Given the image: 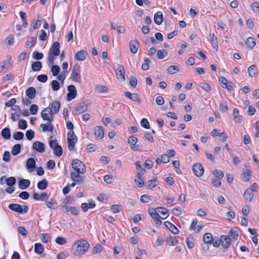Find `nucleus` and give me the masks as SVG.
I'll return each instance as SVG.
<instances>
[{
	"label": "nucleus",
	"mask_w": 259,
	"mask_h": 259,
	"mask_svg": "<svg viewBox=\"0 0 259 259\" xmlns=\"http://www.w3.org/2000/svg\"><path fill=\"white\" fill-rule=\"evenodd\" d=\"M141 125L146 129L150 128V124L148 120L146 118H143L140 122Z\"/></svg>",
	"instance_id": "obj_56"
},
{
	"label": "nucleus",
	"mask_w": 259,
	"mask_h": 259,
	"mask_svg": "<svg viewBox=\"0 0 259 259\" xmlns=\"http://www.w3.org/2000/svg\"><path fill=\"white\" fill-rule=\"evenodd\" d=\"M35 161L32 158H29L26 162V167L28 169V171L31 172L32 171V169H31L35 166Z\"/></svg>",
	"instance_id": "obj_32"
},
{
	"label": "nucleus",
	"mask_w": 259,
	"mask_h": 259,
	"mask_svg": "<svg viewBox=\"0 0 259 259\" xmlns=\"http://www.w3.org/2000/svg\"><path fill=\"white\" fill-rule=\"evenodd\" d=\"M51 87L54 91H58L60 88V83L58 81L53 80L51 82Z\"/></svg>",
	"instance_id": "obj_49"
},
{
	"label": "nucleus",
	"mask_w": 259,
	"mask_h": 259,
	"mask_svg": "<svg viewBox=\"0 0 259 259\" xmlns=\"http://www.w3.org/2000/svg\"><path fill=\"white\" fill-rule=\"evenodd\" d=\"M96 90L100 93H107L108 91L107 87L103 85L98 84L96 87Z\"/></svg>",
	"instance_id": "obj_47"
},
{
	"label": "nucleus",
	"mask_w": 259,
	"mask_h": 259,
	"mask_svg": "<svg viewBox=\"0 0 259 259\" xmlns=\"http://www.w3.org/2000/svg\"><path fill=\"white\" fill-rule=\"evenodd\" d=\"M16 182V179L13 177H9L6 180V184L9 186H12L13 185H15Z\"/></svg>",
	"instance_id": "obj_54"
},
{
	"label": "nucleus",
	"mask_w": 259,
	"mask_h": 259,
	"mask_svg": "<svg viewBox=\"0 0 259 259\" xmlns=\"http://www.w3.org/2000/svg\"><path fill=\"white\" fill-rule=\"evenodd\" d=\"M60 70V68L58 65H53L51 68V71L54 76L57 75Z\"/></svg>",
	"instance_id": "obj_52"
},
{
	"label": "nucleus",
	"mask_w": 259,
	"mask_h": 259,
	"mask_svg": "<svg viewBox=\"0 0 259 259\" xmlns=\"http://www.w3.org/2000/svg\"><path fill=\"white\" fill-rule=\"evenodd\" d=\"M157 182L156 179L149 180L147 182L146 186L149 189H152L157 185Z\"/></svg>",
	"instance_id": "obj_48"
},
{
	"label": "nucleus",
	"mask_w": 259,
	"mask_h": 259,
	"mask_svg": "<svg viewBox=\"0 0 259 259\" xmlns=\"http://www.w3.org/2000/svg\"><path fill=\"white\" fill-rule=\"evenodd\" d=\"M46 205L48 208L51 209H56L58 206V202L56 200L51 199L46 201Z\"/></svg>",
	"instance_id": "obj_27"
},
{
	"label": "nucleus",
	"mask_w": 259,
	"mask_h": 259,
	"mask_svg": "<svg viewBox=\"0 0 259 259\" xmlns=\"http://www.w3.org/2000/svg\"><path fill=\"white\" fill-rule=\"evenodd\" d=\"M220 81L223 84L222 87L224 88L227 89L228 91H232L233 90V87L232 85V83L231 82H228V80L224 77H221L220 78Z\"/></svg>",
	"instance_id": "obj_22"
},
{
	"label": "nucleus",
	"mask_w": 259,
	"mask_h": 259,
	"mask_svg": "<svg viewBox=\"0 0 259 259\" xmlns=\"http://www.w3.org/2000/svg\"><path fill=\"white\" fill-rule=\"evenodd\" d=\"M70 78L73 81L78 83L81 82L80 68L78 65H75L73 66L70 74Z\"/></svg>",
	"instance_id": "obj_3"
},
{
	"label": "nucleus",
	"mask_w": 259,
	"mask_h": 259,
	"mask_svg": "<svg viewBox=\"0 0 259 259\" xmlns=\"http://www.w3.org/2000/svg\"><path fill=\"white\" fill-rule=\"evenodd\" d=\"M154 22L157 24L160 25L163 21V14L161 12H157L154 16Z\"/></svg>",
	"instance_id": "obj_28"
},
{
	"label": "nucleus",
	"mask_w": 259,
	"mask_h": 259,
	"mask_svg": "<svg viewBox=\"0 0 259 259\" xmlns=\"http://www.w3.org/2000/svg\"><path fill=\"white\" fill-rule=\"evenodd\" d=\"M117 75L118 78L121 79L122 80H125V71L123 66L120 64L117 65Z\"/></svg>",
	"instance_id": "obj_23"
},
{
	"label": "nucleus",
	"mask_w": 259,
	"mask_h": 259,
	"mask_svg": "<svg viewBox=\"0 0 259 259\" xmlns=\"http://www.w3.org/2000/svg\"><path fill=\"white\" fill-rule=\"evenodd\" d=\"M53 114V113H51L50 107L44 108L41 112V116L42 119L48 121H52L53 120V117L52 116Z\"/></svg>",
	"instance_id": "obj_7"
},
{
	"label": "nucleus",
	"mask_w": 259,
	"mask_h": 259,
	"mask_svg": "<svg viewBox=\"0 0 259 259\" xmlns=\"http://www.w3.org/2000/svg\"><path fill=\"white\" fill-rule=\"evenodd\" d=\"M61 210L65 213L71 212L74 215H77L78 214L79 210L78 209L74 206H68L67 205H63L61 207Z\"/></svg>",
	"instance_id": "obj_10"
},
{
	"label": "nucleus",
	"mask_w": 259,
	"mask_h": 259,
	"mask_svg": "<svg viewBox=\"0 0 259 259\" xmlns=\"http://www.w3.org/2000/svg\"><path fill=\"white\" fill-rule=\"evenodd\" d=\"M228 236L230 237V240L231 241H236L238 237V233L235 230L231 229L228 233Z\"/></svg>",
	"instance_id": "obj_33"
},
{
	"label": "nucleus",
	"mask_w": 259,
	"mask_h": 259,
	"mask_svg": "<svg viewBox=\"0 0 259 259\" xmlns=\"http://www.w3.org/2000/svg\"><path fill=\"white\" fill-rule=\"evenodd\" d=\"M131 52L135 54L137 53L139 46V42L137 39L131 40L129 42Z\"/></svg>",
	"instance_id": "obj_11"
},
{
	"label": "nucleus",
	"mask_w": 259,
	"mask_h": 259,
	"mask_svg": "<svg viewBox=\"0 0 259 259\" xmlns=\"http://www.w3.org/2000/svg\"><path fill=\"white\" fill-rule=\"evenodd\" d=\"M157 213L161 215L160 218L163 220L167 218L169 214L168 210L164 207H157Z\"/></svg>",
	"instance_id": "obj_19"
},
{
	"label": "nucleus",
	"mask_w": 259,
	"mask_h": 259,
	"mask_svg": "<svg viewBox=\"0 0 259 259\" xmlns=\"http://www.w3.org/2000/svg\"><path fill=\"white\" fill-rule=\"evenodd\" d=\"M248 72L249 75L251 77H254L256 76L257 70L256 67L254 65H251L248 68Z\"/></svg>",
	"instance_id": "obj_36"
},
{
	"label": "nucleus",
	"mask_w": 259,
	"mask_h": 259,
	"mask_svg": "<svg viewBox=\"0 0 259 259\" xmlns=\"http://www.w3.org/2000/svg\"><path fill=\"white\" fill-rule=\"evenodd\" d=\"M60 108V102L59 101H55L53 102L51 104V108H50V110H51V113L56 114L59 112Z\"/></svg>",
	"instance_id": "obj_17"
},
{
	"label": "nucleus",
	"mask_w": 259,
	"mask_h": 259,
	"mask_svg": "<svg viewBox=\"0 0 259 259\" xmlns=\"http://www.w3.org/2000/svg\"><path fill=\"white\" fill-rule=\"evenodd\" d=\"M233 115L234 120L236 122H241L242 120V116L239 115V110L237 108H235L233 110Z\"/></svg>",
	"instance_id": "obj_37"
},
{
	"label": "nucleus",
	"mask_w": 259,
	"mask_h": 259,
	"mask_svg": "<svg viewBox=\"0 0 259 259\" xmlns=\"http://www.w3.org/2000/svg\"><path fill=\"white\" fill-rule=\"evenodd\" d=\"M8 207L11 210L16 212L20 214H23L26 213L29 209L27 205H21L17 203H11L8 206Z\"/></svg>",
	"instance_id": "obj_4"
},
{
	"label": "nucleus",
	"mask_w": 259,
	"mask_h": 259,
	"mask_svg": "<svg viewBox=\"0 0 259 259\" xmlns=\"http://www.w3.org/2000/svg\"><path fill=\"white\" fill-rule=\"evenodd\" d=\"M30 182L29 180L21 179L18 182L19 188L21 189H26L30 186Z\"/></svg>",
	"instance_id": "obj_25"
},
{
	"label": "nucleus",
	"mask_w": 259,
	"mask_h": 259,
	"mask_svg": "<svg viewBox=\"0 0 259 259\" xmlns=\"http://www.w3.org/2000/svg\"><path fill=\"white\" fill-rule=\"evenodd\" d=\"M40 239L44 243H48L50 239V236L48 233H42L40 235Z\"/></svg>",
	"instance_id": "obj_51"
},
{
	"label": "nucleus",
	"mask_w": 259,
	"mask_h": 259,
	"mask_svg": "<svg viewBox=\"0 0 259 259\" xmlns=\"http://www.w3.org/2000/svg\"><path fill=\"white\" fill-rule=\"evenodd\" d=\"M56 242L59 245H63L67 242V239L63 237H58L55 239Z\"/></svg>",
	"instance_id": "obj_53"
},
{
	"label": "nucleus",
	"mask_w": 259,
	"mask_h": 259,
	"mask_svg": "<svg viewBox=\"0 0 259 259\" xmlns=\"http://www.w3.org/2000/svg\"><path fill=\"white\" fill-rule=\"evenodd\" d=\"M90 247L89 243L84 240H80L75 242L72 247V253L77 256L84 254Z\"/></svg>",
	"instance_id": "obj_1"
},
{
	"label": "nucleus",
	"mask_w": 259,
	"mask_h": 259,
	"mask_svg": "<svg viewBox=\"0 0 259 259\" xmlns=\"http://www.w3.org/2000/svg\"><path fill=\"white\" fill-rule=\"evenodd\" d=\"M44 251V247L41 243H37L34 245V252L38 254L42 253Z\"/></svg>",
	"instance_id": "obj_35"
},
{
	"label": "nucleus",
	"mask_w": 259,
	"mask_h": 259,
	"mask_svg": "<svg viewBox=\"0 0 259 259\" xmlns=\"http://www.w3.org/2000/svg\"><path fill=\"white\" fill-rule=\"evenodd\" d=\"M178 70L179 69L178 66L175 65L170 66L167 68V71L168 73L171 74L176 73L177 71H178Z\"/></svg>",
	"instance_id": "obj_62"
},
{
	"label": "nucleus",
	"mask_w": 259,
	"mask_h": 259,
	"mask_svg": "<svg viewBox=\"0 0 259 259\" xmlns=\"http://www.w3.org/2000/svg\"><path fill=\"white\" fill-rule=\"evenodd\" d=\"M209 36L210 37V42L213 49H214L216 51H218L219 48L218 38L214 33L210 34Z\"/></svg>",
	"instance_id": "obj_24"
},
{
	"label": "nucleus",
	"mask_w": 259,
	"mask_h": 259,
	"mask_svg": "<svg viewBox=\"0 0 259 259\" xmlns=\"http://www.w3.org/2000/svg\"><path fill=\"white\" fill-rule=\"evenodd\" d=\"M41 17L38 16L37 18V20L36 21H33L32 23L31 24V27H30L29 29L30 31H33L34 30L36 29L40 25V21H41Z\"/></svg>",
	"instance_id": "obj_34"
},
{
	"label": "nucleus",
	"mask_w": 259,
	"mask_h": 259,
	"mask_svg": "<svg viewBox=\"0 0 259 259\" xmlns=\"http://www.w3.org/2000/svg\"><path fill=\"white\" fill-rule=\"evenodd\" d=\"M231 240L230 237L227 235H222L221 236V242L222 247L225 249H227L230 247Z\"/></svg>",
	"instance_id": "obj_14"
},
{
	"label": "nucleus",
	"mask_w": 259,
	"mask_h": 259,
	"mask_svg": "<svg viewBox=\"0 0 259 259\" xmlns=\"http://www.w3.org/2000/svg\"><path fill=\"white\" fill-rule=\"evenodd\" d=\"M135 183L136 184V186L139 187L141 188L143 187L144 185V181L142 179V174L141 172H139L136 176V179H135Z\"/></svg>",
	"instance_id": "obj_31"
},
{
	"label": "nucleus",
	"mask_w": 259,
	"mask_h": 259,
	"mask_svg": "<svg viewBox=\"0 0 259 259\" xmlns=\"http://www.w3.org/2000/svg\"><path fill=\"white\" fill-rule=\"evenodd\" d=\"M166 55L167 53L166 51L164 50H158L157 52V56L159 59H163Z\"/></svg>",
	"instance_id": "obj_59"
},
{
	"label": "nucleus",
	"mask_w": 259,
	"mask_h": 259,
	"mask_svg": "<svg viewBox=\"0 0 259 259\" xmlns=\"http://www.w3.org/2000/svg\"><path fill=\"white\" fill-rule=\"evenodd\" d=\"M84 173L72 172L70 174L71 180L75 182H81L83 181L84 177L81 175Z\"/></svg>",
	"instance_id": "obj_13"
},
{
	"label": "nucleus",
	"mask_w": 259,
	"mask_h": 259,
	"mask_svg": "<svg viewBox=\"0 0 259 259\" xmlns=\"http://www.w3.org/2000/svg\"><path fill=\"white\" fill-rule=\"evenodd\" d=\"M77 138L75 135L74 132L71 131L67 134V144L70 151L73 150L75 148V145L77 143Z\"/></svg>",
	"instance_id": "obj_5"
},
{
	"label": "nucleus",
	"mask_w": 259,
	"mask_h": 259,
	"mask_svg": "<svg viewBox=\"0 0 259 259\" xmlns=\"http://www.w3.org/2000/svg\"><path fill=\"white\" fill-rule=\"evenodd\" d=\"M52 121H49L46 124H41L40 126L44 132H52L53 131V125L51 123Z\"/></svg>",
	"instance_id": "obj_26"
},
{
	"label": "nucleus",
	"mask_w": 259,
	"mask_h": 259,
	"mask_svg": "<svg viewBox=\"0 0 259 259\" xmlns=\"http://www.w3.org/2000/svg\"><path fill=\"white\" fill-rule=\"evenodd\" d=\"M32 148L39 153H42L45 151V144L39 141L34 142Z\"/></svg>",
	"instance_id": "obj_15"
},
{
	"label": "nucleus",
	"mask_w": 259,
	"mask_h": 259,
	"mask_svg": "<svg viewBox=\"0 0 259 259\" xmlns=\"http://www.w3.org/2000/svg\"><path fill=\"white\" fill-rule=\"evenodd\" d=\"M67 89L68 93L67 94V100L69 101L75 98L77 96V91L73 85H69Z\"/></svg>",
	"instance_id": "obj_8"
},
{
	"label": "nucleus",
	"mask_w": 259,
	"mask_h": 259,
	"mask_svg": "<svg viewBox=\"0 0 259 259\" xmlns=\"http://www.w3.org/2000/svg\"><path fill=\"white\" fill-rule=\"evenodd\" d=\"M21 146L20 144H17L15 145L12 148V154L14 156L18 155L21 151Z\"/></svg>",
	"instance_id": "obj_41"
},
{
	"label": "nucleus",
	"mask_w": 259,
	"mask_h": 259,
	"mask_svg": "<svg viewBox=\"0 0 259 259\" xmlns=\"http://www.w3.org/2000/svg\"><path fill=\"white\" fill-rule=\"evenodd\" d=\"M81 208L84 212L87 211L89 208H93L95 207V204L92 202L89 204L87 203H83L81 205Z\"/></svg>",
	"instance_id": "obj_38"
},
{
	"label": "nucleus",
	"mask_w": 259,
	"mask_h": 259,
	"mask_svg": "<svg viewBox=\"0 0 259 259\" xmlns=\"http://www.w3.org/2000/svg\"><path fill=\"white\" fill-rule=\"evenodd\" d=\"M24 138V134L22 132H17L13 134V138L16 140H22Z\"/></svg>",
	"instance_id": "obj_57"
},
{
	"label": "nucleus",
	"mask_w": 259,
	"mask_h": 259,
	"mask_svg": "<svg viewBox=\"0 0 259 259\" xmlns=\"http://www.w3.org/2000/svg\"><path fill=\"white\" fill-rule=\"evenodd\" d=\"M2 136L6 139H9L11 138L10 130L8 127L4 128L2 131Z\"/></svg>",
	"instance_id": "obj_44"
},
{
	"label": "nucleus",
	"mask_w": 259,
	"mask_h": 259,
	"mask_svg": "<svg viewBox=\"0 0 259 259\" xmlns=\"http://www.w3.org/2000/svg\"><path fill=\"white\" fill-rule=\"evenodd\" d=\"M73 169L77 172L85 173V167L84 164L77 159H73L71 163Z\"/></svg>",
	"instance_id": "obj_6"
},
{
	"label": "nucleus",
	"mask_w": 259,
	"mask_h": 259,
	"mask_svg": "<svg viewBox=\"0 0 259 259\" xmlns=\"http://www.w3.org/2000/svg\"><path fill=\"white\" fill-rule=\"evenodd\" d=\"M164 225L165 227L169 229L174 234H177L179 233V231L178 228L169 222H165Z\"/></svg>",
	"instance_id": "obj_30"
},
{
	"label": "nucleus",
	"mask_w": 259,
	"mask_h": 259,
	"mask_svg": "<svg viewBox=\"0 0 259 259\" xmlns=\"http://www.w3.org/2000/svg\"><path fill=\"white\" fill-rule=\"evenodd\" d=\"M94 134L99 139H102L104 136L103 128L101 126H97L94 128Z\"/></svg>",
	"instance_id": "obj_21"
},
{
	"label": "nucleus",
	"mask_w": 259,
	"mask_h": 259,
	"mask_svg": "<svg viewBox=\"0 0 259 259\" xmlns=\"http://www.w3.org/2000/svg\"><path fill=\"white\" fill-rule=\"evenodd\" d=\"M212 239L213 238L212 235L209 233H205L203 237L204 242L210 244L212 243Z\"/></svg>",
	"instance_id": "obj_43"
},
{
	"label": "nucleus",
	"mask_w": 259,
	"mask_h": 259,
	"mask_svg": "<svg viewBox=\"0 0 259 259\" xmlns=\"http://www.w3.org/2000/svg\"><path fill=\"white\" fill-rule=\"evenodd\" d=\"M36 40V39L35 37H29L28 38L26 42V46L27 47H32L35 41Z\"/></svg>",
	"instance_id": "obj_55"
},
{
	"label": "nucleus",
	"mask_w": 259,
	"mask_h": 259,
	"mask_svg": "<svg viewBox=\"0 0 259 259\" xmlns=\"http://www.w3.org/2000/svg\"><path fill=\"white\" fill-rule=\"evenodd\" d=\"M48 182L46 179H43L37 183V187L39 189L43 190L48 187Z\"/></svg>",
	"instance_id": "obj_42"
},
{
	"label": "nucleus",
	"mask_w": 259,
	"mask_h": 259,
	"mask_svg": "<svg viewBox=\"0 0 259 259\" xmlns=\"http://www.w3.org/2000/svg\"><path fill=\"white\" fill-rule=\"evenodd\" d=\"M124 95L133 101L137 102L139 103L141 102V99L137 94H132L131 92L127 91L124 93Z\"/></svg>",
	"instance_id": "obj_16"
},
{
	"label": "nucleus",
	"mask_w": 259,
	"mask_h": 259,
	"mask_svg": "<svg viewBox=\"0 0 259 259\" xmlns=\"http://www.w3.org/2000/svg\"><path fill=\"white\" fill-rule=\"evenodd\" d=\"M88 55L86 51L81 50L76 52L75 55V59L79 61H82L84 60Z\"/></svg>",
	"instance_id": "obj_18"
},
{
	"label": "nucleus",
	"mask_w": 259,
	"mask_h": 259,
	"mask_svg": "<svg viewBox=\"0 0 259 259\" xmlns=\"http://www.w3.org/2000/svg\"><path fill=\"white\" fill-rule=\"evenodd\" d=\"M199 85L202 89L204 90L207 92H210L211 91V87L207 83L202 82L200 83Z\"/></svg>",
	"instance_id": "obj_61"
},
{
	"label": "nucleus",
	"mask_w": 259,
	"mask_h": 259,
	"mask_svg": "<svg viewBox=\"0 0 259 259\" xmlns=\"http://www.w3.org/2000/svg\"><path fill=\"white\" fill-rule=\"evenodd\" d=\"M186 244L187 247L191 249L194 247V239L191 237H189L186 239Z\"/></svg>",
	"instance_id": "obj_50"
},
{
	"label": "nucleus",
	"mask_w": 259,
	"mask_h": 259,
	"mask_svg": "<svg viewBox=\"0 0 259 259\" xmlns=\"http://www.w3.org/2000/svg\"><path fill=\"white\" fill-rule=\"evenodd\" d=\"M88 105L84 102H82L78 105L75 109L76 114H79L86 111L88 109Z\"/></svg>",
	"instance_id": "obj_20"
},
{
	"label": "nucleus",
	"mask_w": 259,
	"mask_h": 259,
	"mask_svg": "<svg viewBox=\"0 0 259 259\" xmlns=\"http://www.w3.org/2000/svg\"><path fill=\"white\" fill-rule=\"evenodd\" d=\"M60 44L58 41H55L53 44L48 54V61L50 64H54L55 57L60 54Z\"/></svg>",
	"instance_id": "obj_2"
},
{
	"label": "nucleus",
	"mask_w": 259,
	"mask_h": 259,
	"mask_svg": "<svg viewBox=\"0 0 259 259\" xmlns=\"http://www.w3.org/2000/svg\"><path fill=\"white\" fill-rule=\"evenodd\" d=\"M26 94L30 99H33L36 96V90L33 87H29L26 91Z\"/></svg>",
	"instance_id": "obj_29"
},
{
	"label": "nucleus",
	"mask_w": 259,
	"mask_h": 259,
	"mask_svg": "<svg viewBox=\"0 0 259 259\" xmlns=\"http://www.w3.org/2000/svg\"><path fill=\"white\" fill-rule=\"evenodd\" d=\"M246 45L251 49H252L256 45V42L255 39L252 37H249L246 39Z\"/></svg>",
	"instance_id": "obj_40"
},
{
	"label": "nucleus",
	"mask_w": 259,
	"mask_h": 259,
	"mask_svg": "<svg viewBox=\"0 0 259 259\" xmlns=\"http://www.w3.org/2000/svg\"><path fill=\"white\" fill-rule=\"evenodd\" d=\"M193 171L197 177H201L204 172L203 166L200 163H196L193 165Z\"/></svg>",
	"instance_id": "obj_9"
},
{
	"label": "nucleus",
	"mask_w": 259,
	"mask_h": 259,
	"mask_svg": "<svg viewBox=\"0 0 259 259\" xmlns=\"http://www.w3.org/2000/svg\"><path fill=\"white\" fill-rule=\"evenodd\" d=\"M243 195L245 199L249 201H251L253 198V194L251 190L249 189L245 191Z\"/></svg>",
	"instance_id": "obj_39"
},
{
	"label": "nucleus",
	"mask_w": 259,
	"mask_h": 259,
	"mask_svg": "<svg viewBox=\"0 0 259 259\" xmlns=\"http://www.w3.org/2000/svg\"><path fill=\"white\" fill-rule=\"evenodd\" d=\"M42 67L41 63L39 61H36L32 63L31 68L33 71H38L41 69Z\"/></svg>",
	"instance_id": "obj_45"
},
{
	"label": "nucleus",
	"mask_w": 259,
	"mask_h": 259,
	"mask_svg": "<svg viewBox=\"0 0 259 259\" xmlns=\"http://www.w3.org/2000/svg\"><path fill=\"white\" fill-rule=\"evenodd\" d=\"M18 126L20 129H26L27 127V123L26 121L24 119H20L19 121Z\"/></svg>",
	"instance_id": "obj_60"
},
{
	"label": "nucleus",
	"mask_w": 259,
	"mask_h": 259,
	"mask_svg": "<svg viewBox=\"0 0 259 259\" xmlns=\"http://www.w3.org/2000/svg\"><path fill=\"white\" fill-rule=\"evenodd\" d=\"M251 171L247 169L246 172H244L242 174V179L245 181H249L251 177Z\"/></svg>",
	"instance_id": "obj_46"
},
{
	"label": "nucleus",
	"mask_w": 259,
	"mask_h": 259,
	"mask_svg": "<svg viewBox=\"0 0 259 259\" xmlns=\"http://www.w3.org/2000/svg\"><path fill=\"white\" fill-rule=\"evenodd\" d=\"M49 196V195L46 192H42L40 194L34 192L33 194V199L37 201H46L48 199Z\"/></svg>",
	"instance_id": "obj_12"
},
{
	"label": "nucleus",
	"mask_w": 259,
	"mask_h": 259,
	"mask_svg": "<svg viewBox=\"0 0 259 259\" xmlns=\"http://www.w3.org/2000/svg\"><path fill=\"white\" fill-rule=\"evenodd\" d=\"M54 154L57 156H61L63 153V150L62 147L59 145L58 147L56 148V149L54 151Z\"/></svg>",
	"instance_id": "obj_63"
},
{
	"label": "nucleus",
	"mask_w": 259,
	"mask_h": 259,
	"mask_svg": "<svg viewBox=\"0 0 259 259\" xmlns=\"http://www.w3.org/2000/svg\"><path fill=\"white\" fill-rule=\"evenodd\" d=\"M32 57L34 59L40 60L43 58L44 55L41 53H39L37 51H35L33 53Z\"/></svg>",
	"instance_id": "obj_64"
},
{
	"label": "nucleus",
	"mask_w": 259,
	"mask_h": 259,
	"mask_svg": "<svg viewBox=\"0 0 259 259\" xmlns=\"http://www.w3.org/2000/svg\"><path fill=\"white\" fill-rule=\"evenodd\" d=\"M220 110L222 112H225L228 110V106L226 102H221L220 104Z\"/></svg>",
	"instance_id": "obj_58"
}]
</instances>
